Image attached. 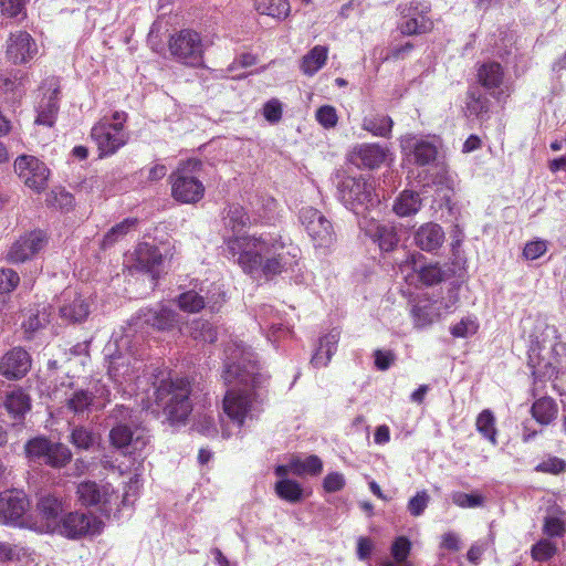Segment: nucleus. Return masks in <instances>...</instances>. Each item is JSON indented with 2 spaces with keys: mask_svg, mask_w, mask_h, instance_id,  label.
<instances>
[{
  "mask_svg": "<svg viewBox=\"0 0 566 566\" xmlns=\"http://www.w3.org/2000/svg\"><path fill=\"white\" fill-rule=\"evenodd\" d=\"M410 314L413 325L418 328L426 327L433 323L430 305L416 304L412 306Z\"/></svg>",
  "mask_w": 566,
  "mask_h": 566,
  "instance_id": "nucleus-55",
  "label": "nucleus"
},
{
  "mask_svg": "<svg viewBox=\"0 0 566 566\" xmlns=\"http://www.w3.org/2000/svg\"><path fill=\"white\" fill-rule=\"evenodd\" d=\"M46 202L49 206L61 209V210H70L74 205V197L70 192L60 189L53 190L46 198Z\"/></svg>",
  "mask_w": 566,
  "mask_h": 566,
  "instance_id": "nucleus-48",
  "label": "nucleus"
},
{
  "mask_svg": "<svg viewBox=\"0 0 566 566\" xmlns=\"http://www.w3.org/2000/svg\"><path fill=\"white\" fill-rule=\"evenodd\" d=\"M36 511L48 523H55L63 512V502L55 495H43L36 503Z\"/></svg>",
  "mask_w": 566,
  "mask_h": 566,
  "instance_id": "nucleus-37",
  "label": "nucleus"
},
{
  "mask_svg": "<svg viewBox=\"0 0 566 566\" xmlns=\"http://www.w3.org/2000/svg\"><path fill=\"white\" fill-rule=\"evenodd\" d=\"M20 283L19 274L12 269H0V294L12 292Z\"/></svg>",
  "mask_w": 566,
  "mask_h": 566,
  "instance_id": "nucleus-57",
  "label": "nucleus"
},
{
  "mask_svg": "<svg viewBox=\"0 0 566 566\" xmlns=\"http://www.w3.org/2000/svg\"><path fill=\"white\" fill-rule=\"evenodd\" d=\"M388 149L375 143L357 145L353 148L349 160L358 168L375 169L386 160Z\"/></svg>",
  "mask_w": 566,
  "mask_h": 566,
  "instance_id": "nucleus-21",
  "label": "nucleus"
},
{
  "mask_svg": "<svg viewBox=\"0 0 566 566\" xmlns=\"http://www.w3.org/2000/svg\"><path fill=\"white\" fill-rule=\"evenodd\" d=\"M479 324L471 317H463L459 323L450 328V333L455 338H464L478 332Z\"/></svg>",
  "mask_w": 566,
  "mask_h": 566,
  "instance_id": "nucleus-53",
  "label": "nucleus"
},
{
  "mask_svg": "<svg viewBox=\"0 0 566 566\" xmlns=\"http://www.w3.org/2000/svg\"><path fill=\"white\" fill-rule=\"evenodd\" d=\"M61 317L70 322L76 323L86 319L90 314L88 304L82 298H75L70 304H65L60 308Z\"/></svg>",
  "mask_w": 566,
  "mask_h": 566,
  "instance_id": "nucleus-40",
  "label": "nucleus"
},
{
  "mask_svg": "<svg viewBox=\"0 0 566 566\" xmlns=\"http://www.w3.org/2000/svg\"><path fill=\"white\" fill-rule=\"evenodd\" d=\"M446 235L442 227L436 222H427L415 232V244L426 252H433L440 249Z\"/></svg>",
  "mask_w": 566,
  "mask_h": 566,
  "instance_id": "nucleus-23",
  "label": "nucleus"
},
{
  "mask_svg": "<svg viewBox=\"0 0 566 566\" xmlns=\"http://www.w3.org/2000/svg\"><path fill=\"white\" fill-rule=\"evenodd\" d=\"M28 0H0L1 14L15 18L24 11Z\"/></svg>",
  "mask_w": 566,
  "mask_h": 566,
  "instance_id": "nucleus-62",
  "label": "nucleus"
},
{
  "mask_svg": "<svg viewBox=\"0 0 566 566\" xmlns=\"http://www.w3.org/2000/svg\"><path fill=\"white\" fill-rule=\"evenodd\" d=\"M137 486L129 484L125 490L122 500L115 488L109 482L98 483L93 480H85L76 485L75 495L77 502L85 507H96L98 512L109 517L117 516L123 507H132L134 500L130 501L129 496L134 499L137 496Z\"/></svg>",
  "mask_w": 566,
  "mask_h": 566,
  "instance_id": "nucleus-2",
  "label": "nucleus"
},
{
  "mask_svg": "<svg viewBox=\"0 0 566 566\" xmlns=\"http://www.w3.org/2000/svg\"><path fill=\"white\" fill-rule=\"evenodd\" d=\"M419 3L418 2H410L409 6H406L401 10V14L403 17H410L408 20L399 24L398 30L402 35H420L429 33L433 30V21L426 15V13L429 12L430 8L424 7V9L421 10L420 14L418 17H412L418 12Z\"/></svg>",
  "mask_w": 566,
  "mask_h": 566,
  "instance_id": "nucleus-20",
  "label": "nucleus"
},
{
  "mask_svg": "<svg viewBox=\"0 0 566 566\" xmlns=\"http://www.w3.org/2000/svg\"><path fill=\"white\" fill-rule=\"evenodd\" d=\"M339 193L344 203L357 213L379 202L374 186L364 178L346 177L339 185Z\"/></svg>",
  "mask_w": 566,
  "mask_h": 566,
  "instance_id": "nucleus-8",
  "label": "nucleus"
},
{
  "mask_svg": "<svg viewBox=\"0 0 566 566\" xmlns=\"http://www.w3.org/2000/svg\"><path fill=\"white\" fill-rule=\"evenodd\" d=\"M460 270L457 262H447L440 264L439 262H431L415 269L418 274V280L426 286L438 285L451 277L457 276Z\"/></svg>",
  "mask_w": 566,
  "mask_h": 566,
  "instance_id": "nucleus-22",
  "label": "nucleus"
},
{
  "mask_svg": "<svg viewBox=\"0 0 566 566\" xmlns=\"http://www.w3.org/2000/svg\"><path fill=\"white\" fill-rule=\"evenodd\" d=\"M93 401V396L87 390H77L67 400V408L75 413L85 411Z\"/></svg>",
  "mask_w": 566,
  "mask_h": 566,
  "instance_id": "nucleus-50",
  "label": "nucleus"
},
{
  "mask_svg": "<svg viewBox=\"0 0 566 566\" xmlns=\"http://www.w3.org/2000/svg\"><path fill=\"white\" fill-rule=\"evenodd\" d=\"M109 441L114 448L124 450V453L129 452V447L137 450L146 444L143 437L137 436L134 438L132 429L127 424L122 423H118L111 429Z\"/></svg>",
  "mask_w": 566,
  "mask_h": 566,
  "instance_id": "nucleus-26",
  "label": "nucleus"
},
{
  "mask_svg": "<svg viewBox=\"0 0 566 566\" xmlns=\"http://www.w3.org/2000/svg\"><path fill=\"white\" fill-rule=\"evenodd\" d=\"M14 171L21 181L40 193L45 190L50 176L46 165L39 158L30 155H21L14 160Z\"/></svg>",
  "mask_w": 566,
  "mask_h": 566,
  "instance_id": "nucleus-12",
  "label": "nucleus"
},
{
  "mask_svg": "<svg viewBox=\"0 0 566 566\" xmlns=\"http://www.w3.org/2000/svg\"><path fill=\"white\" fill-rule=\"evenodd\" d=\"M543 533L548 537H563L566 533V524L557 516H546L543 523Z\"/></svg>",
  "mask_w": 566,
  "mask_h": 566,
  "instance_id": "nucleus-54",
  "label": "nucleus"
},
{
  "mask_svg": "<svg viewBox=\"0 0 566 566\" xmlns=\"http://www.w3.org/2000/svg\"><path fill=\"white\" fill-rule=\"evenodd\" d=\"M315 118L326 129L334 128L338 123L336 108L332 105H323L317 108Z\"/></svg>",
  "mask_w": 566,
  "mask_h": 566,
  "instance_id": "nucleus-51",
  "label": "nucleus"
},
{
  "mask_svg": "<svg viewBox=\"0 0 566 566\" xmlns=\"http://www.w3.org/2000/svg\"><path fill=\"white\" fill-rule=\"evenodd\" d=\"M374 357L375 367L381 371L389 369L395 361V355L391 350L376 349L374 353Z\"/></svg>",
  "mask_w": 566,
  "mask_h": 566,
  "instance_id": "nucleus-64",
  "label": "nucleus"
},
{
  "mask_svg": "<svg viewBox=\"0 0 566 566\" xmlns=\"http://www.w3.org/2000/svg\"><path fill=\"white\" fill-rule=\"evenodd\" d=\"M475 429L492 446L497 444L496 420L490 409H484L478 415L475 420Z\"/></svg>",
  "mask_w": 566,
  "mask_h": 566,
  "instance_id": "nucleus-38",
  "label": "nucleus"
},
{
  "mask_svg": "<svg viewBox=\"0 0 566 566\" xmlns=\"http://www.w3.org/2000/svg\"><path fill=\"white\" fill-rule=\"evenodd\" d=\"M202 164L198 159H187L179 163L176 170L169 176L171 197L180 203H197L206 192L199 172Z\"/></svg>",
  "mask_w": 566,
  "mask_h": 566,
  "instance_id": "nucleus-4",
  "label": "nucleus"
},
{
  "mask_svg": "<svg viewBox=\"0 0 566 566\" xmlns=\"http://www.w3.org/2000/svg\"><path fill=\"white\" fill-rule=\"evenodd\" d=\"M243 354L244 350L235 344L226 347L221 377L227 386L243 385L253 389L260 385V374L254 364L243 359Z\"/></svg>",
  "mask_w": 566,
  "mask_h": 566,
  "instance_id": "nucleus-6",
  "label": "nucleus"
},
{
  "mask_svg": "<svg viewBox=\"0 0 566 566\" xmlns=\"http://www.w3.org/2000/svg\"><path fill=\"white\" fill-rule=\"evenodd\" d=\"M547 251V242L545 240H534L530 241L525 244L523 249V256L526 260L534 261L542 255H544Z\"/></svg>",
  "mask_w": 566,
  "mask_h": 566,
  "instance_id": "nucleus-60",
  "label": "nucleus"
},
{
  "mask_svg": "<svg viewBox=\"0 0 566 566\" xmlns=\"http://www.w3.org/2000/svg\"><path fill=\"white\" fill-rule=\"evenodd\" d=\"M292 471L297 474L308 473L311 475H318L323 471V461L319 457L312 454L301 460L298 458L292 459L290 462Z\"/></svg>",
  "mask_w": 566,
  "mask_h": 566,
  "instance_id": "nucleus-41",
  "label": "nucleus"
},
{
  "mask_svg": "<svg viewBox=\"0 0 566 566\" xmlns=\"http://www.w3.org/2000/svg\"><path fill=\"white\" fill-rule=\"evenodd\" d=\"M531 415L541 426H548L557 418L558 406L552 397H541L533 402Z\"/></svg>",
  "mask_w": 566,
  "mask_h": 566,
  "instance_id": "nucleus-29",
  "label": "nucleus"
},
{
  "mask_svg": "<svg viewBox=\"0 0 566 566\" xmlns=\"http://www.w3.org/2000/svg\"><path fill=\"white\" fill-rule=\"evenodd\" d=\"M197 326L199 327L195 332V338L201 339L206 343H214L218 339L217 328L209 322H197Z\"/></svg>",
  "mask_w": 566,
  "mask_h": 566,
  "instance_id": "nucleus-61",
  "label": "nucleus"
},
{
  "mask_svg": "<svg viewBox=\"0 0 566 566\" xmlns=\"http://www.w3.org/2000/svg\"><path fill=\"white\" fill-rule=\"evenodd\" d=\"M369 237L384 252L394 251L400 240L396 228L390 224H377L375 229L369 230Z\"/></svg>",
  "mask_w": 566,
  "mask_h": 566,
  "instance_id": "nucleus-31",
  "label": "nucleus"
},
{
  "mask_svg": "<svg viewBox=\"0 0 566 566\" xmlns=\"http://www.w3.org/2000/svg\"><path fill=\"white\" fill-rule=\"evenodd\" d=\"M430 502V495L426 490L418 491L407 504L411 516L418 517L423 514Z\"/></svg>",
  "mask_w": 566,
  "mask_h": 566,
  "instance_id": "nucleus-52",
  "label": "nucleus"
},
{
  "mask_svg": "<svg viewBox=\"0 0 566 566\" xmlns=\"http://www.w3.org/2000/svg\"><path fill=\"white\" fill-rule=\"evenodd\" d=\"M48 242L49 235L44 230L34 229L25 231L11 244L6 259L14 264L24 263L39 254Z\"/></svg>",
  "mask_w": 566,
  "mask_h": 566,
  "instance_id": "nucleus-9",
  "label": "nucleus"
},
{
  "mask_svg": "<svg viewBox=\"0 0 566 566\" xmlns=\"http://www.w3.org/2000/svg\"><path fill=\"white\" fill-rule=\"evenodd\" d=\"M132 361L130 356L122 353L111 355L107 367L109 377L118 384L132 380L137 374V369ZM134 363H136V359H134Z\"/></svg>",
  "mask_w": 566,
  "mask_h": 566,
  "instance_id": "nucleus-24",
  "label": "nucleus"
},
{
  "mask_svg": "<svg viewBox=\"0 0 566 566\" xmlns=\"http://www.w3.org/2000/svg\"><path fill=\"white\" fill-rule=\"evenodd\" d=\"M361 127L374 136L389 138L391 136L394 120L388 115L376 114L365 117Z\"/></svg>",
  "mask_w": 566,
  "mask_h": 566,
  "instance_id": "nucleus-34",
  "label": "nucleus"
},
{
  "mask_svg": "<svg viewBox=\"0 0 566 566\" xmlns=\"http://www.w3.org/2000/svg\"><path fill=\"white\" fill-rule=\"evenodd\" d=\"M70 441L77 449L88 450L95 443V436L85 427H75L71 432Z\"/></svg>",
  "mask_w": 566,
  "mask_h": 566,
  "instance_id": "nucleus-47",
  "label": "nucleus"
},
{
  "mask_svg": "<svg viewBox=\"0 0 566 566\" xmlns=\"http://www.w3.org/2000/svg\"><path fill=\"white\" fill-rule=\"evenodd\" d=\"M23 491L7 490L0 493V521L4 524L19 522L29 509Z\"/></svg>",
  "mask_w": 566,
  "mask_h": 566,
  "instance_id": "nucleus-19",
  "label": "nucleus"
},
{
  "mask_svg": "<svg viewBox=\"0 0 566 566\" xmlns=\"http://www.w3.org/2000/svg\"><path fill=\"white\" fill-rule=\"evenodd\" d=\"M178 306L187 313H198L206 307V298L195 291H187L178 296Z\"/></svg>",
  "mask_w": 566,
  "mask_h": 566,
  "instance_id": "nucleus-45",
  "label": "nucleus"
},
{
  "mask_svg": "<svg viewBox=\"0 0 566 566\" xmlns=\"http://www.w3.org/2000/svg\"><path fill=\"white\" fill-rule=\"evenodd\" d=\"M168 50L179 63L189 67H201L205 62V48L199 32L182 29L169 38Z\"/></svg>",
  "mask_w": 566,
  "mask_h": 566,
  "instance_id": "nucleus-7",
  "label": "nucleus"
},
{
  "mask_svg": "<svg viewBox=\"0 0 566 566\" xmlns=\"http://www.w3.org/2000/svg\"><path fill=\"white\" fill-rule=\"evenodd\" d=\"M253 400L254 397L251 390L228 389L222 400L223 412L231 421L242 427L251 411Z\"/></svg>",
  "mask_w": 566,
  "mask_h": 566,
  "instance_id": "nucleus-15",
  "label": "nucleus"
},
{
  "mask_svg": "<svg viewBox=\"0 0 566 566\" xmlns=\"http://www.w3.org/2000/svg\"><path fill=\"white\" fill-rule=\"evenodd\" d=\"M262 114L269 123H279L282 119L283 114L282 103L277 98L268 101L263 105Z\"/></svg>",
  "mask_w": 566,
  "mask_h": 566,
  "instance_id": "nucleus-59",
  "label": "nucleus"
},
{
  "mask_svg": "<svg viewBox=\"0 0 566 566\" xmlns=\"http://www.w3.org/2000/svg\"><path fill=\"white\" fill-rule=\"evenodd\" d=\"M465 108L470 115L482 117L489 113L490 101L483 94L476 91H469L467 93Z\"/></svg>",
  "mask_w": 566,
  "mask_h": 566,
  "instance_id": "nucleus-42",
  "label": "nucleus"
},
{
  "mask_svg": "<svg viewBox=\"0 0 566 566\" xmlns=\"http://www.w3.org/2000/svg\"><path fill=\"white\" fill-rule=\"evenodd\" d=\"M30 354L22 347H13L0 360V374L9 380L23 378L31 369Z\"/></svg>",
  "mask_w": 566,
  "mask_h": 566,
  "instance_id": "nucleus-18",
  "label": "nucleus"
},
{
  "mask_svg": "<svg viewBox=\"0 0 566 566\" xmlns=\"http://www.w3.org/2000/svg\"><path fill=\"white\" fill-rule=\"evenodd\" d=\"M163 261L164 256L155 244L140 242L134 251V269L148 274L154 282L159 279Z\"/></svg>",
  "mask_w": 566,
  "mask_h": 566,
  "instance_id": "nucleus-16",
  "label": "nucleus"
},
{
  "mask_svg": "<svg viewBox=\"0 0 566 566\" xmlns=\"http://www.w3.org/2000/svg\"><path fill=\"white\" fill-rule=\"evenodd\" d=\"M4 408L13 420H22L31 409V398L22 388H15L7 394Z\"/></svg>",
  "mask_w": 566,
  "mask_h": 566,
  "instance_id": "nucleus-27",
  "label": "nucleus"
},
{
  "mask_svg": "<svg viewBox=\"0 0 566 566\" xmlns=\"http://www.w3.org/2000/svg\"><path fill=\"white\" fill-rule=\"evenodd\" d=\"M476 77L485 90L493 91L502 85L504 69L499 62H485L478 67Z\"/></svg>",
  "mask_w": 566,
  "mask_h": 566,
  "instance_id": "nucleus-28",
  "label": "nucleus"
},
{
  "mask_svg": "<svg viewBox=\"0 0 566 566\" xmlns=\"http://www.w3.org/2000/svg\"><path fill=\"white\" fill-rule=\"evenodd\" d=\"M40 91L43 92V97L36 107L38 115L34 123L52 127L55 123L59 113V94H60V78L56 76H49L43 80Z\"/></svg>",
  "mask_w": 566,
  "mask_h": 566,
  "instance_id": "nucleus-13",
  "label": "nucleus"
},
{
  "mask_svg": "<svg viewBox=\"0 0 566 566\" xmlns=\"http://www.w3.org/2000/svg\"><path fill=\"white\" fill-rule=\"evenodd\" d=\"M191 384L187 378L161 379L155 387L154 403L171 423H185L192 411Z\"/></svg>",
  "mask_w": 566,
  "mask_h": 566,
  "instance_id": "nucleus-3",
  "label": "nucleus"
},
{
  "mask_svg": "<svg viewBox=\"0 0 566 566\" xmlns=\"http://www.w3.org/2000/svg\"><path fill=\"white\" fill-rule=\"evenodd\" d=\"M340 338V331L333 328L326 335L319 338V347L314 353L311 364L315 368L325 367L331 361L333 355L337 350V345Z\"/></svg>",
  "mask_w": 566,
  "mask_h": 566,
  "instance_id": "nucleus-25",
  "label": "nucleus"
},
{
  "mask_svg": "<svg viewBox=\"0 0 566 566\" xmlns=\"http://www.w3.org/2000/svg\"><path fill=\"white\" fill-rule=\"evenodd\" d=\"M24 453L30 461L56 470L65 468L73 457L67 446L59 441H52L45 436L29 439L24 444Z\"/></svg>",
  "mask_w": 566,
  "mask_h": 566,
  "instance_id": "nucleus-5",
  "label": "nucleus"
},
{
  "mask_svg": "<svg viewBox=\"0 0 566 566\" xmlns=\"http://www.w3.org/2000/svg\"><path fill=\"white\" fill-rule=\"evenodd\" d=\"M91 137L97 146L99 158H103L116 154L124 147L128 143L129 134L111 126V122L103 118L93 125Z\"/></svg>",
  "mask_w": 566,
  "mask_h": 566,
  "instance_id": "nucleus-11",
  "label": "nucleus"
},
{
  "mask_svg": "<svg viewBox=\"0 0 566 566\" xmlns=\"http://www.w3.org/2000/svg\"><path fill=\"white\" fill-rule=\"evenodd\" d=\"M421 205L422 201L418 192L403 190L395 200L394 211L399 217H409L417 213Z\"/></svg>",
  "mask_w": 566,
  "mask_h": 566,
  "instance_id": "nucleus-35",
  "label": "nucleus"
},
{
  "mask_svg": "<svg viewBox=\"0 0 566 566\" xmlns=\"http://www.w3.org/2000/svg\"><path fill=\"white\" fill-rule=\"evenodd\" d=\"M345 476L339 472H331L323 480V488L327 493H335L344 489Z\"/></svg>",
  "mask_w": 566,
  "mask_h": 566,
  "instance_id": "nucleus-63",
  "label": "nucleus"
},
{
  "mask_svg": "<svg viewBox=\"0 0 566 566\" xmlns=\"http://www.w3.org/2000/svg\"><path fill=\"white\" fill-rule=\"evenodd\" d=\"M411 549L410 541L405 536L397 537L391 545V555L396 563L400 564L407 559Z\"/></svg>",
  "mask_w": 566,
  "mask_h": 566,
  "instance_id": "nucleus-58",
  "label": "nucleus"
},
{
  "mask_svg": "<svg viewBox=\"0 0 566 566\" xmlns=\"http://www.w3.org/2000/svg\"><path fill=\"white\" fill-rule=\"evenodd\" d=\"M223 220L224 226L232 232H240L253 224L244 207L239 203L228 205L224 210Z\"/></svg>",
  "mask_w": 566,
  "mask_h": 566,
  "instance_id": "nucleus-32",
  "label": "nucleus"
},
{
  "mask_svg": "<svg viewBox=\"0 0 566 566\" xmlns=\"http://www.w3.org/2000/svg\"><path fill=\"white\" fill-rule=\"evenodd\" d=\"M452 502L462 509L482 506L484 497L480 494H468L463 492H454L452 494Z\"/></svg>",
  "mask_w": 566,
  "mask_h": 566,
  "instance_id": "nucleus-56",
  "label": "nucleus"
},
{
  "mask_svg": "<svg viewBox=\"0 0 566 566\" xmlns=\"http://www.w3.org/2000/svg\"><path fill=\"white\" fill-rule=\"evenodd\" d=\"M224 245L227 256L248 275L261 273L272 279L286 270L285 243L281 235L234 234L224 239Z\"/></svg>",
  "mask_w": 566,
  "mask_h": 566,
  "instance_id": "nucleus-1",
  "label": "nucleus"
},
{
  "mask_svg": "<svg viewBox=\"0 0 566 566\" xmlns=\"http://www.w3.org/2000/svg\"><path fill=\"white\" fill-rule=\"evenodd\" d=\"M145 321L151 327L158 331H171L177 326V314L166 307H161L160 310H149L145 314Z\"/></svg>",
  "mask_w": 566,
  "mask_h": 566,
  "instance_id": "nucleus-33",
  "label": "nucleus"
},
{
  "mask_svg": "<svg viewBox=\"0 0 566 566\" xmlns=\"http://www.w3.org/2000/svg\"><path fill=\"white\" fill-rule=\"evenodd\" d=\"M300 221L316 248H329L335 242L333 226L319 210L303 207L300 210Z\"/></svg>",
  "mask_w": 566,
  "mask_h": 566,
  "instance_id": "nucleus-10",
  "label": "nucleus"
},
{
  "mask_svg": "<svg viewBox=\"0 0 566 566\" xmlns=\"http://www.w3.org/2000/svg\"><path fill=\"white\" fill-rule=\"evenodd\" d=\"M137 222L136 218H126L112 227L103 238V247L113 245L119 238L126 235L130 229L135 228Z\"/></svg>",
  "mask_w": 566,
  "mask_h": 566,
  "instance_id": "nucleus-44",
  "label": "nucleus"
},
{
  "mask_svg": "<svg viewBox=\"0 0 566 566\" xmlns=\"http://www.w3.org/2000/svg\"><path fill=\"white\" fill-rule=\"evenodd\" d=\"M254 8L260 14L276 20L286 19L291 11L289 0H255Z\"/></svg>",
  "mask_w": 566,
  "mask_h": 566,
  "instance_id": "nucleus-36",
  "label": "nucleus"
},
{
  "mask_svg": "<svg viewBox=\"0 0 566 566\" xmlns=\"http://www.w3.org/2000/svg\"><path fill=\"white\" fill-rule=\"evenodd\" d=\"M328 48L315 45L301 60L300 70L307 76L316 74L327 62Z\"/></svg>",
  "mask_w": 566,
  "mask_h": 566,
  "instance_id": "nucleus-30",
  "label": "nucleus"
},
{
  "mask_svg": "<svg viewBox=\"0 0 566 566\" xmlns=\"http://www.w3.org/2000/svg\"><path fill=\"white\" fill-rule=\"evenodd\" d=\"M95 516L84 512H70L65 514L59 524L60 533L67 538L76 539L95 533L97 524Z\"/></svg>",
  "mask_w": 566,
  "mask_h": 566,
  "instance_id": "nucleus-17",
  "label": "nucleus"
},
{
  "mask_svg": "<svg viewBox=\"0 0 566 566\" xmlns=\"http://www.w3.org/2000/svg\"><path fill=\"white\" fill-rule=\"evenodd\" d=\"M38 52V44L29 32L18 30L9 34L6 42V57L9 62L15 65L27 64Z\"/></svg>",
  "mask_w": 566,
  "mask_h": 566,
  "instance_id": "nucleus-14",
  "label": "nucleus"
},
{
  "mask_svg": "<svg viewBox=\"0 0 566 566\" xmlns=\"http://www.w3.org/2000/svg\"><path fill=\"white\" fill-rule=\"evenodd\" d=\"M557 546L547 538L536 542L531 548V556L535 562H547L557 554Z\"/></svg>",
  "mask_w": 566,
  "mask_h": 566,
  "instance_id": "nucleus-46",
  "label": "nucleus"
},
{
  "mask_svg": "<svg viewBox=\"0 0 566 566\" xmlns=\"http://www.w3.org/2000/svg\"><path fill=\"white\" fill-rule=\"evenodd\" d=\"M276 495L289 503H297L303 499V489L301 484L291 479H281L274 486Z\"/></svg>",
  "mask_w": 566,
  "mask_h": 566,
  "instance_id": "nucleus-39",
  "label": "nucleus"
},
{
  "mask_svg": "<svg viewBox=\"0 0 566 566\" xmlns=\"http://www.w3.org/2000/svg\"><path fill=\"white\" fill-rule=\"evenodd\" d=\"M534 470L539 473L558 475L566 472V461L558 457H548L539 462Z\"/></svg>",
  "mask_w": 566,
  "mask_h": 566,
  "instance_id": "nucleus-49",
  "label": "nucleus"
},
{
  "mask_svg": "<svg viewBox=\"0 0 566 566\" xmlns=\"http://www.w3.org/2000/svg\"><path fill=\"white\" fill-rule=\"evenodd\" d=\"M412 154L418 166H427L436 160L438 150L432 143L420 140L415 144Z\"/></svg>",
  "mask_w": 566,
  "mask_h": 566,
  "instance_id": "nucleus-43",
  "label": "nucleus"
}]
</instances>
